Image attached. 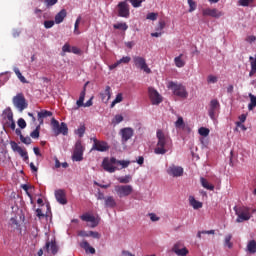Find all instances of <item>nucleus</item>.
<instances>
[{
	"instance_id": "c03bdc74",
	"label": "nucleus",
	"mask_w": 256,
	"mask_h": 256,
	"mask_svg": "<svg viewBox=\"0 0 256 256\" xmlns=\"http://www.w3.org/2000/svg\"><path fill=\"white\" fill-rule=\"evenodd\" d=\"M130 3L132 5V7L137 9L138 7H141V3H145V0H131Z\"/></svg>"
},
{
	"instance_id": "f03ea898",
	"label": "nucleus",
	"mask_w": 256,
	"mask_h": 256,
	"mask_svg": "<svg viewBox=\"0 0 256 256\" xmlns=\"http://www.w3.org/2000/svg\"><path fill=\"white\" fill-rule=\"evenodd\" d=\"M2 125L4 129H11L12 131H15L17 125L15 124V120L13 119V111H11V108H7L3 111Z\"/></svg>"
},
{
	"instance_id": "864d4df0",
	"label": "nucleus",
	"mask_w": 256,
	"mask_h": 256,
	"mask_svg": "<svg viewBox=\"0 0 256 256\" xmlns=\"http://www.w3.org/2000/svg\"><path fill=\"white\" fill-rule=\"evenodd\" d=\"M117 165H121L123 169H126V167H129V161L118 160Z\"/></svg>"
},
{
	"instance_id": "1a4fd4ad",
	"label": "nucleus",
	"mask_w": 256,
	"mask_h": 256,
	"mask_svg": "<svg viewBox=\"0 0 256 256\" xmlns=\"http://www.w3.org/2000/svg\"><path fill=\"white\" fill-rule=\"evenodd\" d=\"M13 104L20 112L25 111V109H27L28 107L27 101L25 100V96H23V94L21 93L17 94L13 98Z\"/></svg>"
},
{
	"instance_id": "6ab92c4d",
	"label": "nucleus",
	"mask_w": 256,
	"mask_h": 256,
	"mask_svg": "<svg viewBox=\"0 0 256 256\" xmlns=\"http://www.w3.org/2000/svg\"><path fill=\"white\" fill-rule=\"evenodd\" d=\"M104 207L106 209H115V207H117V201L113 196H106L104 200Z\"/></svg>"
},
{
	"instance_id": "9d476101",
	"label": "nucleus",
	"mask_w": 256,
	"mask_h": 256,
	"mask_svg": "<svg viewBox=\"0 0 256 256\" xmlns=\"http://www.w3.org/2000/svg\"><path fill=\"white\" fill-rule=\"evenodd\" d=\"M84 151H85V148L83 147V144L81 143V141H77L75 144L73 155H72V161H83Z\"/></svg>"
},
{
	"instance_id": "6e6d98bb",
	"label": "nucleus",
	"mask_w": 256,
	"mask_h": 256,
	"mask_svg": "<svg viewBox=\"0 0 256 256\" xmlns=\"http://www.w3.org/2000/svg\"><path fill=\"white\" fill-rule=\"evenodd\" d=\"M251 65V70L249 72V77H255L256 74V65L255 64H250Z\"/></svg>"
},
{
	"instance_id": "774afa93",
	"label": "nucleus",
	"mask_w": 256,
	"mask_h": 256,
	"mask_svg": "<svg viewBox=\"0 0 256 256\" xmlns=\"http://www.w3.org/2000/svg\"><path fill=\"white\" fill-rule=\"evenodd\" d=\"M93 105V97L90 98L82 107H91Z\"/></svg>"
},
{
	"instance_id": "473e14b6",
	"label": "nucleus",
	"mask_w": 256,
	"mask_h": 256,
	"mask_svg": "<svg viewBox=\"0 0 256 256\" xmlns=\"http://www.w3.org/2000/svg\"><path fill=\"white\" fill-rule=\"evenodd\" d=\"M231 239H233V235L228 234L225 236L224 245L225 247H228V249H233V243L231 242Z\"/></svg>"
},
{
	"instance_id": "603ef678",
	"label": "nucleus",
	"mask_w": 256,
	"mask_h": 256,
	"mask_svg": "<svg viewBox=\"0 0 256 256\" xmlns=\"http://www.w3.org/2000/svg\"><path fill=\"white\" fill-rule=\"evenodd\" d=\"M18 126L20 127V129H25V127H27V122H25V119L19 118L18 119Z\"/></svg>"
},
{
	"instance_id": "a211bd4d",
	"label": "nucleus",
	"mask_w": 256,
	"mask_h": 256,
	"mask_svg": "<svg viewBox=\"0 0 256 256\" xmlns=\"http://www.w3.org/2000/svg\"><path fill=\"white\" fill-rule=\"evenodd\" d=\"M55 198L60 205H67V194L65 190L59 189L55 191Z\"/></svg>"
},
{
	"instance_id": "412c9836",
	"label": "nucleus",
	"mask_w": 256,
	"mask_h": 256,
	"mask_svg": "<svg viewBox=\"0 0 256 256\" xmlns=\"http://www.w3.org/2000/svg\"><path fill=\"white\" fill-rule=\"evenodd\" d=\"M53 116V112L49 111V110H42L40 112H38V121L40 125H43V120L47 119V117H52Z\"/></svg>"
},
{
	"instance_id": "423d86ee",
	"label": "nucleus",
	"mask_w": 256,
	"mask_h": 256,
	"mask_svg": "<svg viewBox=\"0 0 256 256\" xmlns=\"http://www.w3.org/2000/svg\"><path fill=\"white\" fill-rule=\"evenodd\" d=\"M133 63L136 69H140V71H144L147 75H150L151 68L147 65V60L142 56H133Z\"/></svg>"
},
{
	"instance_id": "3c124183",
	"label": "nucleus",
	"mask_w": 256,
	"mask_h": 256,
	"mask_svg": "<svg viewBox=\"0 0 256 256\" xmlns=\"http://www.w3.org/2000/svg\"><path fill=\"white\" fill-rule=\"evenodd\" d=\"M59 0H44L46 7H53V5H57Z\"/></svg>"
},
{
	"instance_id": "f3484780",
	"label": "nucleus",
	"mask_w": 256,
	"mask_h": 256,
	"mask_svg": "<svg viewBox=\"0 0 256 256\" xmlns=\"http://www.w3.org/2000/svg\"><path fill=\"white\" fill-rule=\"evenodd\" d=\"M91 151L105 153V151H109V144L105 141H99L96 144H93Z\"/></svg>"
},
{
	"instance_id": "4d7b16f0",
	"label": "nucleus",
	"mask_w": 256,
	"mask_h": 256,
	"mask_svg": "<svg viewBox=\"0 0 256 256\" xmlns=\"http://www.w3.org/2000/svg\"><path fill=\"white\" fill-rule=\"evenodd\" d=\"M11 148L13 151H16V153L21 149V146L17 144V142H11Z\"/></svg>"
},
{
	"instance_id": "ea45409f",
	"label": "nucleus",
	"mask_w": 256,
	"mask_h": 256,
	"mask_svg": "<svg viewBox=\"0 0 256 256\" xmlns=\"http://www.w3.org/2000/svg\"><path fill=\"white\" fill-rule=\"evenodd\" d=\"M123 121V115L117 114L112 120V125H119Z\"/></svg>"
},
{
	"instance_id": "052dcab7",
	"label": "nucleus",
	"mask_w": 256,
	"mask_h": 256,
	"mask_svg": "<svg viewBox=\"0 0 256 256\" xmlns=\"http://www.w3.org/2000/svg\"><path fill=\"white\" fill-rule=\"evenodd\" d=\"M36 217L40 219H43V217H45V214H43V211L41 210V208L36 209Z\"/></svg>"
},
{
	"instance_id": "69168bd1",
	"label": "nucleus",
	"mask_w": 256,
	"mask_h": 256,
	"mask_svg": "<svg viewBox=\"0 0 256 256\" xmlns=\"http://www.w3.org/2000/svg\"><path fill=\"white\" fill-rule=\"evenodd\" d=\"M79 237H90L89 231H80L78 232Z\"/></svg>"
},
{
	"instance_id": "a878e982",
	"label": "nucleus",
	"mask_w": 256,
	"mask_h": 256,
	"mask_svg": "<svg viewBox=\"0 0 256 256\" xmlns=\"http://www.w3.org/2000/svg\"><path fill=\"white\" fill-rule=\"evenodd\" d=\"M200 183L204 189H207V191H215V185L209 183L204 177L200 178Z\"/></svg>"
},
{
	"instance_id": "20e7f679",
	"label": "nucleus",
	"mask_w": 256,
	"mask_h": 256,
	"mask_svg": "<svg viewBox=\"0 0 256 256\" xmlns=\"http://www.w3.org/2000/svg\"><path fill=\"white\" fill-rule=\"evenodd\" d=\"M51 125L52 131L56 137L58 135H67V133H69V128L65 122L59 124V121H57L55 118H52Z\"/></svg>"
},
{
	"instance_id": "a18cd8bd",
	"label": "nucleus",
	"mask_w": 256,
	"mask_h": 256,
	"mask_svg": "<svg viewBox=\"0 0 256 256\" xmlns=\"http://www.w3.org/2000/svg\"><path fill=\"white\" fill-rule=\"evenodd\" d=\"M180 249H183V243L177 242V243H175V244L173 245V247H172V252H173V253H176V250L179 251Z\"/></svg>"
},
{
	"instance_id": "0eeeda50",
	"label": "nucleus",
	"mask_w": 256,
	"mask_h": 256,
	"mask_svg": "<svg viewBox=\"0 0 256 256\" xmlns=\"http://www.w3.org/2000/svg\"><path fill=\"white\" fill-rule=\"evenodd\" d=\"M115 193L118 195L120 199L122 197H129L133 193V186L131 185H116L114 187Z\"/></svg>"
},
{
	"instance_id": "c85d7f7f",
	"label": "nucleus",
	"mask_w": 256,
	"mask_h": 256,
	"mask_svg": "<svg viewBox=\"0 0 256 256\" xmlns=\"http://www.w3.org/2000/svg\"><path fill=\"white\" fill-rule=\"evenodd\" d=\"M174 63L176 67L181 68L185 67V61L183 60V54H180L179 56L174 58Z\"/></svg>"
},
{
	"instance_id": "338daca9",
	"label": "nucleus",
	"mask_w": 256,
	"mask_h": 256,
	"mask_svg": "<svg viewBox=\"0 0 256 256\" xmlns=\"http://www.w3.org/2000/svg\"><path fill=\"white\" fill-rule=\"evenodd\" d=\"M236 126L240 127V129H242V131H247V127L245 125H243V122H236Z\"/></svg>"
},
{
	"instance_id": "2eb2a0df",
	"label": "nucleus",
	"mask_w": 256,
	"mask_h": 256,
	"mask_svg": "<svg viewBox=\"0 0 256 256\" xmlns=\"http://www.w3.org/2000/svg\"><path fill=\"white\" fill-rule=\"evenodd\" d=\"M135 131L131 127L122 128L120 130V135L122 137V143H127L134 135Z\"/></svg>"
},
{
	"instance_id": "13d9d810",
	"label": "nucleus",
	"mask_w": 256,
	"mask_h": 256,
	"mask_svg": "<svg viewBox=\"0 0 256 256\" xmlns=\"http://www.w3.org/2000/svg\"><path fill=\"white\" fill-rule=\"evenodd\" d=\"M208 83H217V76L209 75L207 78Z\"/></svg>"
},
{
	"instance_id": "ddd939ff",
	"label": "nucleus",
	"mask_w": 256,
	"mask_h": 256,
	"mask_svg": "<svg viewBox=\"0 0 256 256\" xmlns=\"http://www.w3.org/2000/svg\"><path fill=\"white\" fill-rule=\"evenodd\" d=\"M203 17H213L214 19H219L223 17V12L219 11L217 8H206L202 10Z\"/></svg>"
},
{
	"instance_id": "de8ad7c7",
	"label": "nucleus",
	"mask_w": 256,
	"mask_h": 256,
	"mask_svg": "<svg viewBox=\"0 0 256 256\" xmlns=\"http://www.w3.org/2000/svg\"><path fill=\"white\" fill-rule=\"evenodd\" d=\"M157 15L158 14L155 12L148 13L146 19H149L150 21H157Z\"/></svg>"
},
{
	"instance_id": "e2e57ef3",
	"label": "nucleus",
	"mask_w": 256,
	"mask_h": 256,
	"mask_svg": "<svg viewBox=\"0 0 256 256\" xmlns=\"http://www.w3.org/2000/svg\"><path fill=\"white\" fill-rule=\"evenodd\" d=\"M149 217L153 222L159 221V216L155 215V213H149Z\"/></svg>"
},
{
	"instance_id": "c9c22d12",
	"label": "nucleus",
	"mask_w": 256,
	"mask_h": 256,
	"mask_svg": "<svg viewBox=\"0 0 256 256\" xmlns=\"http://www.w3.org/2000/svg\"><path fill=\"white\" fill-rule=\"evenodd\" d=\"M17 153L24 159V161L29 160V154H27V150L20 148Z\"/></svg>"
},
{
	"instance_id": "09e8293b",
	"label": "nucleus",
	"mask_w": 256,
	"mask_h": 256,
	"mask_svg": "<svg viewBox=\"0 0 256 256\" xmlns=\"http://www.w3.org/2000/svg\"><path fill=\"white\" fill-rule=\"evenodd\" d=\"M53 25H55V21H53V20L44 21L45 29H51V27H53Z\"/></svg>"
},
{
	"instance_id": "6e6552de",
	"label": "nucleus",
	"mask_w": 256,
	"mask_h": 256,
	"mask_svg": "<svg viewBox=\"0 0 256 256\" xmlns=\"http://www.w3.org/2000/svg\"><path fill=\"white\" fill-rule=\"evenodd\" d=\"M221 111L219 100L212 99L209 104L208 115L212 121H215L217 114Z\"/></svg>"
},
{
	"instance_id": "8fccbe9b",
	"label": "nucleus",
	"mask_w": 256,
	"mask_h": 256,
	"mask_svg": "<svg viewBox=\"0 0 256 256\" xmlns=\"http://www.w3.org/2000/svg\"><path fill=\"white\" fill-rule=\"evenodd\" d=\"M76 134L78 135V137H83V135H85V126H80L76 130Z\"/></svg>"
},
{
	"instance_id": "37998d69",
	"label": "nucleus",
	"mask_w": 256,
	"mask_h": 256,
	"mask_svg": "<svg viewBox=\"0 0 256 256\" xmlns=\"http://www.w3.org/2000/svg\"><path fill=\"white\" fill-rule=\"evenodd\" d=\"M118 63L121 65V64H124V65H127L128 63H131V57L129 56H124L122 57L120 60H118Z\"/></svg>"
},
{
	"instance_id": "5701e85b",
	"label": "nucleus",
	"mask_w": 256,
	"mask_h": 256,
	"mask_svg": "<svg viewBox=\"0 0 256 256\" xmlns=\"http://www.w3.org/2000/svg\"><path fill=\"white\" fill-rule=\"evenodd\" d=\"M86 91H87V83L84 85L83 91L80 93L79 99L76 101V105H77L76 109H79V107H83V105L85 104L84 101H85Z\"/></svg>"
},
{
	"instance_id": "0e129e2a",
	"label": "nucleus",
	"mask_w": 256,
	"mask_h": 256,
	"mask_svg": "<svg viewBox=\"0 0 256 256\" xmlns=\"http://www.w3.org/2000/svg\"><path fill=\"white\" fill-rule=\"evenodd\" d=\"M165 29V21H160L158 29L156 31H163Z\"/></svg>"
},
{
	"instance_id": "39448f33",
	"label": "nucleus",
	"mask_w": 256,
	"mask_h": 256,
	"mask_svg": "<svg viewBox=\"0 0 256 256\" xmlns=\"http://www.w3.org/2000/svg\"><path fill=\"white\" fill-rule=\"evenodd\" d=\"M234 211L235 215H237L236 223H243V221H249L251 219L249 208L235 206Z\"/></svg>"
},
{
	"instance_id": "72a5a7b5",
	"label": "nucleus",
	"mask_w": 256,
	"mask_h": 256,
	"mask_svg": "<svg viewBox=\"0 0 256 256\" xmlns=\"http://www.w3.org/2000/svg\"><path fill=\"white\" fill-rule=\"evenodd\" d=\"M121 101H123V94L118 93L116 95V98L114 99V101H112L110 107L111 109H113V107H115V105H117V103H121Z\"/></svg>"
},
{
	"instance_id": "bf43d9fd",
	"label": "nucleus",
	"mask_w": 256,
	"mask_h": 256,
	"mask_svg": "<svg viewBox=\"0 0 256 256\" xmlns=\"http://www.w3.org/2000/svg\"><path fill=\"white\" fill-rule=\"evenodd\" d=\"M62 51L64 53H71V46L69 44H64V46L62 47Z\"/></svg>"
},
{
	"instance_id": "5fc2aeb1",
	"label": "nucleus",
	"mask_w": 256,
	"mask_h": 256,
	"mask_svg": "<svg viewBox=\"0 0 256 256\" xmlns=\"http://www.w3.org/2000/svg\"><path fill=\"white\" fill-rule=\"evenodd\" d=\"M89 235L90 237H93V239H101V234H99V232L89 231Z\"/></svg>"
},
{
	"instance_id": "79ce46f5",
	"label": "nucleus",
	"mask_w": 256,
	"mask_h": 256,
	"mask_svg": "<svg viewBox=\"0 0 256 256\" xmlns=\"http://www.w3.org/2000/svg\"><path fill=\"white\" fill-rule=\"evenodd\" d=\"M188 1V5H189V13H193V11H195V9H197V3H195V1L193 0H187Z\"/></svg>"
},
{
	"instance_id": "a19ab883",
	"label": "nucleus",
	"mask_w": 256,
	"mask_h": 256,
	"mask_svg": "<svg viewBox=\"0 0 256 256\" xmlns=\"http://www.w3.org/2000/svg\"><path fill=\"white\" fill-rule=\"evenodd\" d=\"M40 129H41V126H37L36 129L30 133V137H32V139H39Z\"/></svg>"
},
{
	"instance_id": "393cba45",
	"label": "nucleus",
	"mask_w": 256,
	"mask_h": 256,
	"mask_svg": "<svg viewBox=\"0 0 256 256\" xmlns=\"http://www.w3.org/2000/svg\"><path fill=\"white\" fill-rule=\"evenodd\" d=\"M100 97L102 101L107 103L111 99V86H106L104 92L100 93Z\"/></svg>"
},
{
	"instance_id": "4be33fe9",
	"label": "nucleus",
	"mask_w": 256,
	"mask_h": 256,
	"mask_svg": "<svg viewBox=\"0 0 256 256\" xmlns=\"http://www.w3.org/2000/svg\"><path fill=\"white\" fill-rule=\"evenodd\" d=\"M80 247L82 249H84V251L86 253H90L91 255H95V248H93V246H91L89 244V242H87V240H83L81 243H80Z\"/></svg>"
},
{
	"instance_id": "7ed1b4c3",
	"label": "nucleus",
	"mask_w": 256,
	"mask_h": 256,
	"mask_svg": "<svg viewBox=\"0 0 256 256\" xmlns=\"http://www.w3.org/2000/svg\"><path fill=\"white\" fill-rule=\"evenodd\" d=\"M168 89H171L174 95H176V97H180L181 99H187V97H189V93H187V89L185 86H183V84L170 81L168 83Z\"/></svg>"
},
{
	"instance_id": "4c0bfd02",
	"label": "nucleus",
	"mask_w": 256,
	"mask_h": 256,
	"mask_svg": "<svg viewBox=\"0 0 256 256\" xmlns=\"http://www.w3.org/2000/svg\"><path fill=\"white\" fill-rule=\"evenodd\" d=\"M178 256H186L189 255V250L185 247L181 248L180 250L176 249V252H174Z\"/></svg>"
},
{
	"instance_id": "f704fd0d",
	"label": "nucleus",
	"mask_w": 256,
	"mask_h": 256,
	"mask_svg": "<svg viewBox=\"0 0 256 256\" xmlns=\"http://www.w3.org/2000/svg\"><path fill=\"white\" fill-rule=\"evenodd\" d=\"M79 23H81V16H79L74 24V35H80L81 32L79 31Z\"/></svg>"
},
{
	"instance_id": "bb28decb",
	"label": "nucleus",
	"mask_w": 256,
	"mask_h": 256,
	"mask_svg": "<svg viewBox=\"0 0 256 256\" xmlns=\"http://www.w3.org/2000/svg\"><path fill=\"white\" fill-rule=\"evenodd\" d=\"M102 166L104 171H107L108 173H115V171H117V168L112 166V164L105 159L103 160Z\"/></svg>"
},
{
	"instance_id": "49530a36",
	"label": "nucleus",
	"mask_w": 256,
	"mask_h": 256,
	"mask_svg": "<svg viewBox=\"0 0 256 256\" xmlns=\"http://www.w3.org/2000/svg\"><path fill=\"white\" fill-rule=\"evenodd\" d=\"M20 141L24 143V145H31L32 143L31 137L21 136Z\"/></svg>"
},
{
	"instance_id": "9b49d317",
	"label": "nucleus",
	"mask_w": 256,
	"mask_h": 256,
	"mask_svg": "<svg viewBox=\"0 0 256 256\" xmlns=\"http://www.w3.org/2000/svg\"><path fill=\"white\" fill-rule=\"evenodd\" d=\"M117 9H118V17L129 19V15H131V12L129 10V4H127V2L118 3Z\"/></svg>"
},
{
	"instance_id": "f8f14e48",
	"label": "nucleus",
	"mask_w": 256,
	"mask_h": 256,
	"mask_svg": "<svg viewBox=\"0 0 256 256\" xmlns=\"http://www.w3.org/2000/svg\"><path fill=\"white\" fill-rule=\"evenodd\" d=\"M148 93L152 105H159L160 103H163V97H161V94H159L157 90L154 88H148Z\"/></svg>"
},
{
	"instance_id": "cd10ccee",
	"label": "nucleus",
	"mask_w": 256,
	"mask_h": 256,
	"mask_svg": "<svg viewBox=\"0 0 256 256\" xmlns=\"http://www.w3.org/2000/svg\"><path fill=\"white\" fill-rule=\"evenodd\" d=\"M189 204L191 207H193V209H201V207H203V203L197 201L193 196L189 197Z\"/></svg>"
},
{
	"instance_id": "7c9ffc66",
	"label": "nucleus",
	"mask_w": 256,
	"mask_h": 256,
	"mask_svg": "<svg viewBox=\"0 0 256 256\" xmlns=\"http://www.w3.org/2000/svg\"><path fill=\"white\" fill-rule=\"evenodd\" d=\"M114 29H118L120 31H127L129 29V25L125 22H119L113 25Z\"/></svg>"
},
{
	"instance_id": "f257e3e1",
	"label": "nucleus",
	"mask_w": 256,
	"mask_h": 256,
	"mask_svg": "<svg viewBox=\"0 0 256 256\" xmlns=\"http://www.w3.org/2000/svg\"><path fill=\"white\" fill-rule=\"evenodd\" d=\"M156 137L158 142L154 149V153L156 155H165L168 151L167 147L171 139L163 133V130H157Z\"/></svg>"
},
{
	"instance_id": "aec40b11",
	"label": "nucleus",
	"mask_w": 256,
	"mask_h": 256,
	"mask_svg": "<svg viewBox=\"0 0 256 256\" xmlns=\"http://www.w3.org/2000/svg\"><path fill=\"white\" fill-rule=\"evenodd\" d=\"M176 129H182V131H191L189 125L185 124L183 117L179 116L177 121L175 122Z\"/></svg>"
},
{
	"instance_id": "4468645a",
	"label": "nucleus",
	"mask_w": 256,
	"mask_h": 256,
	"mask_svg": "<svg viewBox=\"0 0 256 256\" xmlns=\"http://www.w3.org/2000/svg\"><path fill=\"white\" fill-rule=\"evenodd\" d=\"M44 251H47V253H52V255H57L59 253V246L57 245V241H47L44 246Z\"/></svg>"
},
{
	"instance_id": "680f3d73",
	"label": "nucleus",
	"mask_w": 256,
	"mask_h": 256,
	"mask_svg": "<svg viewBox=\"0 0 256 256\" xmlns=\"http://www.w3.org/2000/svg\"><path fill=\"white\" fill-rule=\"evenodd\" d=\"M250 2L251 0H239V5H241L242 7H249Z\"/></svg>"
},
{
	"instance_id": "dca6fc26",
	"label": "nucleus",
	"mask_w": 256,
	"mask_h": 256,
	"mask_svg": "<svg viewBox=\"0 0 256 256\" xmlns=\"http://www.w3.org/2000/svg\"><path fill=\"white\" fill-rule=\"evenodd\" d=\"M168 175L171 177H181L183 175V167L180 166H169L167 169Z\"/></svg>"
},
{
	"instance_id": "e433bc0d",
	"label": "nucleus",
	"mask_w": 256,
	"mask_h": 256,
	"mask_svg": "<svg viewBox=\"0 0 256 256\" xmlns=\"http://www.w3.org/2000/svg\"><path fill=\"white\" fill-rule=\"evenodd\" d=\"M117 181L123 184L131 183V175H126L124 177L117 178Z\"/></svg>"
},
{
	"instance_id": "c756f323",
	"label": "nucleus",
	"mask_w": 256,
	"mask_h": 256,
	"mask_svg": "<svg viewBox=\"0 0 256 256\" xmlns=\"http://www.w3.org/2000/svg\"><path fill=\"white\" fill-rule=\"evenodd\" d=\"M247 251L249 253L255 254L256 253V241L250 240L247 244Z\"/></svg>"
},
{
	"instance_id": "b1692460",
	"label": "nucleus",
	"mask_w": 256,
	"mask_h": 256,
	"mask_svg": "<svg viewBox=\"0 0 256 256\" xmlns=\"http://www.w3.org/2000/svg\"><path fill=\"white\" fill-rule=\"evenodd\" d=\"M65 17H67V10L66 9H62L55 16V23H56V25H59L60 23H63V21L65 20Z\"/></svg>"
},
{
	"instance_id": "2f4dec72",
	"label": "nucleus",
	"mask_w": 256,
	"mask_h": 256,
	"mask_svg": "<svg viewBox=\"0 0 256 256\" xmlns=\"http://www.w3.org/2000/svg\"><path fill=\"white\" fill-rule=\"evenodd\" d=\"M80 219L82 221H86L87 223H95V216L91 214H83L82 216H80Z\"/></svg>"
},
{
	"instance_id": "58836bf2",
	"label": "nucleus",
	"mask_w": 256,
	"mask_h": 256,
	"mask_svg": "<svg viewBox=\"0 0 256 256\" xmlns=\"http://www.w3.org/2000/svg\"><path fill=\"white\" fill-rule=\"evenodd\" d=\"M198 133L199 135H201L202 137H207L209 136V129L208 128H205V127H200L199 130H198Z\"/></svg>"
}]
</instances>
